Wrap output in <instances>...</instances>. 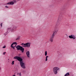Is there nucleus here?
<instances>
[{"mask_svg": "<svg viewBox=\"0 0 76 76\" xmlns=\"http://www.w3.org/2000/svg\"><path fill=\"white\" fill-rule=\"evenodd\" d=\"M13 59H16L17 60L19 61L20 63V65L21 66V67L24 69H26L25 65V63L23 62V59H22V58L20 57L19 56H16Z\"/></svg>", "mask_w": 76, "mask_h": 76, "instance_id": "1", "label": "nucleus"}, {"mask_svg": "<svg viewBox=\"0 0 76 76\" xmlns=\"http://www.w3.org/2000/svg\"><path fill=\"white\" fill-rule=\"evenodd\" d=\"M58 31V30H55L53 31V33L49 39V41L51 42H53L54 37H55V35L57 33Z\"/></svg>", "mask_w": 76, "mask_h": 76, "instance_id": "2", "label": "nucleus"}, {"mask_svg": "<svg viewBox=\"0 0 76 76\" xmlns=\"http://www.w3.org/2000/svg\"><path fill=\"white\" fill-rule=\"evenodd\" d=\"M16 48H17V50H20V51H21L22 53L24 52V48H23V47L18 45L16 47Z\"/></svg>", "mask_w": 76, "mask_h": 76, "instance_id": "3", "label": "nucleus"}, {"mask_svg": "<svg viewBox=\"0 0 76 76\" xmlns=\"http://www.w3.org/2000/svg\"><path fill=\"white\" fill-rule=\"evenodd\" d=\"M22 47H30L31 45V43H22L21 44Z\"/></svg>", "mask_w": 76, "mask_h": 76, "instance_id": "4", "label": "nucleus"}, {"mask_svg": "<svg viewBox=\"0 0 76 76\" xmlns=\"http://www.w3.org/2000/svg\"><path fill=\"white\" fill-rule=\"evenodd\" d=\"M58 70H60V68L58 67H55L53 68V73L55 75H57V71Z\"/></svg>", "mask_w": 76, "mask_h": 76, "instance_id": "5", "label": "nucleus"}, {"mask_svg": "<svg viewBox=\"0 0 76 76\" xmlns=\"http://www.w3.org/2000/svg\"><path fill=\"white\" fill-rule=\"evenodd\" d=\"M69 37L71 39H76V36L74 35L71 34L70 36H69Z\"/></svg>", "mask_w": 76, "mask_h": 76, "instance_id": "6", "label": "nucleus"}, {"mask_svg": "<svg viewBox=\"0 0 76 76\" xmlns=\"http://www.w3.org/2000/svg\"><path fill=\"white\" fill-rule=\"evenodd\" d=\"M26 54L27 57H28V58L30 57V53H29V51L26 52Z\"/></svg>", "mask_w": 76, "mask_h": 76, "instance_id": "7", "label": "nucleus"}, {"mask_svg": "<svg viewBox=\"0 0 76 76\" xmlns=\"http://www.w3.org/2000/svg\"><path fill=\"white\" fill-rule=\"evenodd\" d=\"M14 4V2L13 1H12L10 2H9L7 3V4H10V5H13Z\"/></svg>", "mask_w": 76, "mask_h": 76, "instance_id": "8", "label": "nucleus"}, {"mask_svg": "<svg viewBox=\"0 0 76 76\" xmlns=\"http://www.w3.org/2000/svg\"><path fill=\"white\" fill-rule=\"evenodd\" d=\"M10 29H11V28L10 27L8 28L7 29V33H9L10 31Z\"/></svg>", "mask_w": 76, "mask_h": 76, "instance_id": "9", "label": "nucleus"}, {"mask_svg": "<svg viewBox=\"0 0 76 76\" xmlns=\"http://www.w3.org/2000/svg\"><path fill=\"white\" fill-rule=\"evenodd\" d=\"M70 75V74H69V73L67 72L66 73V74L64 76H69Z\"/></svg>", "mask_w": 76, "mask_h": 76, "instance_id": "10", "label": "nucleus"}, {"mask_svg": "<svg viewBox=\"0 0 76 76\" xmlns=\"http://www.w3.org/2000/svg\"><path fill=\"white\" fill-rule=\"evenodd\" d=\"M48 56H47L46 57V60H45V61H47L48 60V59H47V58H48Z\"/></svg>", "mask_w": 76, "mask_h": 76, "instance_id": "11", "label": "nucleus"}, {"mask_svg": "<svg viewBox=\"0 0 76 76\" xmlns=\"http://www.w3.org/2000/svg\"><path fill=\"white\" fill-rule=\"evenodd\" d=\"M17 26H14L13 27V29H17Z\"/></svg>", "mask_w": 76, "mask_h": 76, "instance_id": "12", "label": "nucleus"}, {"mask_svg": "<svg viewBox=\"0 0 76 76\" xmlns=\"http://www.w3.org/2000/svg\"><path fill=\"white\" fill-rule=\"evenodd\" d=\"M20 36H19L16 39V40H19L20 39Z\"/></svg>", "mask_w": 76, "mask_h": 76, "instance_id": "13", "label": "nucleus"}, {"mask_svg": "<svg viewBox=\"0 0 76 76\" xmlns=\"http://www.w3.org/2000/svg\"><path fill=\"white\" fill-rule=\"evenodd\" d=\"M47 55V51H45V56H46Z\"/></svg>", "mask_w": 76, "mask_h": 76, "instance_id": "14", "label": "nucleus"}, {"mask_svg": "<svg viewBox=\"0 0 76 76\" xmlns=\"http://www.w3.org/2000/svg\"><path fill=\"white\" fill-rule=\"evenodd\" d=\"M14 30H15V29H14V28H12L11 30V32H13V31H14Z\"/></svg>", "mask_w": 76, "mask_h": 76, "instance_id": "15", "label": "nucleus"}, {"mask_svg": "<svg viewBox=\"0 0 76 76\" xmlns=\"http://www.w3.org/2000/svg\"><path fill=\"white\" fill-rule=\"evenodd\" d=\"M15 62V61H13L12 62V65H13V64H14V63Z\"/></svg>", "mask_w": 76, "mask_h": 76, "instance_id": "16", "label": "nucleus"}, {"mask_svg": "<svg viewBox=\"0 0 76 76\" xmlns=\"http://www.w3.org/2000/svg\"><path fill=\"white\" fill-rule=\"evenodd\" d=\"M11 48H12L13 49H15V48L14 47V46H11Z\"/></svg>", "mask_w": 76, "mask_h": 76, "instance_id": "17", "label": "nucleus"}, {"mask_svg": "<svg viewBox=\"0 0 76 76\" xmlns=\"http://www.w3.org/2000/svg\"><path fill=\"white\" fill-rule=\"evenodd\" d=\"M7 34V32L5 33V34H4L5 36H6Z\"/></svg>", "mask_w": 76, "mask_h": 76, "instance_id": "18", "label": "nucleus"}, {"mask_svg": "<svg viewBox=\"0 0 76 76\" xmlns=\"http://www.w3.org/2000/svg\"><path fill=\"white\" fill-rule=\"evenodd\" d=\"M19 76H22L21 75V73L20 72L19 74Z\"/></svg>", "mask_w": 76, "mask_h": 76, "instance_id": "19", "label": "nucleus"}, {"mask_svg": "<svg viewBox=\"0 0 76 76\" xmlns=\"http://www.w3.org/2000/svg\"><path fill=\"white\" fill-rule=\"evenodd\" d=\"M13 44L15 45L16 44H17V42H13Z\"/></svg>", "mask_w": 76, "mask_h": 76, "instance_id": "20", "label": "nucleus"}, {"mask_svg": "<svg viewBox=\"0 0 76 76\" xmlns=\"http://www.w3.org/2000/svg\"><path fill=\"white\" fill-rule=\"evenodd\" d=\"M6 48V46L5 45L3 47V48Z\"/></svg>", "mask_w": 76, "mask_h": 76, "instance_id": "21", "label": "nucleus"}, {"mask_svg": "<svg viewBox=\"0 0 76 76\" xmlns=\"http://www.w3.org/2000/svg\"><path fill=\"white\" fill-rule=\"evenodd\" d=\"M16 2V0H14L13 1V2H14V3H15V2Z\"/></svg>", "mask_w": 76, "mask_h": 76, "instance_id": "22", "label": "nucleus"}, {"mask_svg": "<svg viewBox=\"0 0 76 76\" xmlns=\"http://www.w3.org/2000/svg\"><path fill=\"white\" fill-rule=\"evenodd\" d=\"M5 54H6V52H4L3 53L4 55H5Z\"/></svg>", "mask_w": 76, "mask_h": 76, "instance_id": "23", "label": "nucleus"}, {"mask_svg": "<svg viewBox=\"0 0 76 76\" xmlns=\"http://www.w3.org/2000/svg\"><path fill=\"white\" fill-rule=\"evenodd\" d=\"M3 23H1L0 25H1V27H2V25Z\"/></svg>", "mask_w": 76, "mask_h": 76, "instance_id": "24", "label": "nucleus"}, {"mask_svg": "<svg viewBox=\"0 0 76 76\" xmlns=\"http://www.w3.org/2000/svg\"><path fill=\"white\" fill-rule=\"evenodd\" d=\"M5 7H6V8H9V7H8L7 6H6Z\"/></svg>", "mask_w": 76, "mask_h": 76, "instance_id": "25", "label": "nucleus"}, {"mask_svg": "<svg viewBox=\"0 0 76 76\" xmlns=\"http://www.w3.org/2000/svg\"><path fill=\"white\" fill-rule=\"evenodd\" d=\"M13 43H12V44H11V46H12V45H13Z\"/></svg>", "mask_w": 76, "mask_h": 76, "instance_id": "26", "label": "nucleus"}, {"mask_svg": "<svg viewBox=\"0 0 76 76\" xmlns=\"http://www.w3.org/2000/svg\"><path fill=\"white\" fill-rule=\"evenodd\" d=\"M16 45H17V44H16L14 46V48H15V47H16Z\"/></svg>", "mask_w": 76, "mask_h": 76, "instance_id": "27", "label": "nucleus"}, {"mask_svg": "<svg viewBox=\"0 0 76 76\" xmlns=\"http://www.w3.org/2000/svg\"><path fill=\"white\" fill-rule=\"evenodd\" d=\"M23 73L25 72V70H23Z\"/></svg>", "mask_w": 76, "mask_h": 76, "instance_id": "28", "label": "nucleus"}, {"mask_svg": "<svg viewBox=\"0 0 76 76\" xmlns=\"http://www.w3.org/2000/svg\"><path fill=\"white\" fill-rule=\"evenodd\" d=\"M1 70V68H0V71Z\"/></svg>", "mask_w": 76, "mask_h": 76, "instance_id": "29", "label": "nucleus"}, {"mask_svg": "<svg viewBox=\"0 0 76 76\" xmlns=\"http://www.w3.org/2000/svg\"><path fill=\"white\" fill-rule=\"evenodd\" d=\"M18 75H19V73H18Z\"/></svg>", "mask_w": 76, "mask_h": 76, "instance_id": "30", "label": "nucleus"}, {"mask_svg": "<svg viewBox=\"0 0 76 76\" xmlns=\"http://www.w3.org/2000/svg\"><path fill=\"white\" fill-rule=\"evenodd\" d=\"M66 35H67V34H66Z\"/></svg>", "mask_w": 76, "mask_h": 76, "instance_id": "31", "label": "nucleus"}]
</instances>
